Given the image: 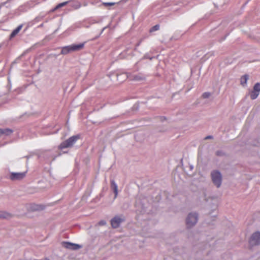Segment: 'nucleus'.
Wrapping results in <instances>:
<instances>
[{
	"label": "nucleus",
	"mask_w": 260,
	"mask_h": 260,
	"mask_svg": "<svg viewBox=\"0 0 260 260\" xmlns=\"http://www.w3.org/2000/svg\"><path fill=\"white\" fill-rule=\"evenodd\" d=\"M107 27H108V26H105V27H104V28H103V29L101 30V31L100 33V34L99 35V36H98L97 37H95V39H96V38H99V36H100V35H101L103 32V31H104V30H105L106 28H107Z\"/></svg>",
	"instance_id": "a878e982"
},
{
	"label": "nucleus",
	"mask_w": 260,
	"mask_h": 260,
	"mask_svg": "<svg viewBox=\"0 0 260 260\" xmlns=\"http://www.w3.org/2000/svg\"><path fill=\"white\" fill-rule=\"evenodd\" d=\"M248 78H249V76L247 74H245L241 77L240 82H241V84L243 86H245L246 85L247 81Z\"/></svg>",
	"instance_id": "2eb2a0df"
},
{
	"label": "nucleus",
	"mask_w": 260,
	"mask_h": 260,
	"mask_svg": "<svg viewBox=\"0 0 260 260\" xmlns=\"http://www.w3.org/2000/svg\"><path fill=\"white\" fill-rule=\"evenodd\" d=\"M177 10H178V9H174V11H176Z\"/></svg>",
	"instance_id": "473e14b6"
},
{
	"label": "nucleus",
	"mask_w": 260,
	"mask_h": 260,
	"mask_svg": "<svg viewBox=\"0 0 260 260\" xmlns=\"http://www.w3.org/2000/svg\"><path fill=\"white\" fill-rule=\"evenodd\" d=\"M12 215L11 213L4 211H0V219H8L12 217Z\"/></svg>",
	"instance_id": "ddd939ff"
},
{
	"label": "nucleus",
	"mask_w": 260,
	"mask_h": 260,
	"mask_svg": "<svg viewBox=\"0 0 260 260\" xmlns=\"http://www.w3.org/2000/svg\"><path fill=\"white\" fill-rule=\"evenodd\" d=\"M153 58L154 57H150L147 54H146L143 57L144 59H149L150 60H152Z\"/></svg>",
	"instance_id": "393cba45"
},
{
	"label": "nucleus",
	"mask_w": 260,
	"mask_h": 260,
	"mask_svg": "<svg viewBox=\"0 0 260 260\" xmlns=\"http://www.w3.org/2000/svg\"><path fill=\"white\" fill-rule=\"evenodd\" d=\"M166 119V118L165 117H161V120L164 121Z\"/></svg>",
	"instance_id": "c85d7f7f"
},
{
	"label": "nucleus",
	"mask_w": 260,
	"mask_h": 260,
	"mask_svg": "<svg viewBox=\"0 0 260 260\" xmlns=\"http://www.w3.org/2000/svg\"><path fill=\"white\" fill-rule=\"evenodd\" d=\"M1 136L5 135V136H9L13 132V131L10 128H1Z\"/></svg>",
	"instance_id": "4468645a"
},
{
	"label": "nucleus",
	"mask_w": 260,
	"mask_h": 260,
	"mask_svg": "<svg viewBox=\"0 0 260 260\" xmlns=\"http://www.w3.org/2000/svg\"><path fill=\"white\" fill-rule=\"evenodd\" d=\"M253 90L258 92V93L260 91V83H256L255 84V85L253 86Z\"/></svg>",
	"instance_id": "6ab92c4d"
},
{
	"label": "nucleus",
	"mask_w": 260,
	"mask_h": 260,
	"mask_svg": "<svg viewBox=\"0 0 260 260\" xmlns=\"http://www.w3.org/2000/svg\"><path fill=\"white\" fill-rule=\"evenodd\" d=\"M124 221V219L121 218L118 216H116L111 219V224L113 228L116 229L118 228L120 226L121 223Z\"/></svg>",
	"instance_id": "6e6552de"
},
{
	"label": "nucleus",
	"mask_w": 260,
	"mask_h": 260,
	"mask_svg": "<svg viewBox=\"0 0 260 260\" xmlns=\"http://www.w3.org/2000/svg\"><path fill=\"white\" fill-rule=\"evenodd\" d=\"M27 171H25L21 173L17 172H11L10 174L9 178L11 180H20L24 178L25 176Z\"/></svg>",
	"instance_id": "423d86ee"
},
{
	"label": "nucleus",
	"mask_w": 260,
	"mask_h": 260,
	"mask_svg": "<svg viewBox=\"0 0 260 260\" xmlns=\"http://www.w3.org/2000/svg\"><path fill=\"white\" fill-rule=\"evenodd\" d=\"M199 214L196 212H192L187 215L185 219L186 228L190 229L193 227L198 222Z\"/></svg>",
	"instance_id": "f03ea898"
},
{
	"label": "nucleus",
	"mask_w": 260,
	"mask_h": 260,
	"mask_svg": "<svg viewBox=\"0 0 260 260\" xmlns=\"http://www.w3.org/2000/svg\"><path fill=\"white\" fill-rule=\"evenodd\" d=\"M80 139V135H74L62 142L59 146L60 149L71 147Z\"/></svg>",
	"instance_id": "20e7f679"
},
{
	"label": "nucleus",
	"mask_w": 260,
	"mask_h": 260,
	"mask_svg": "<svg viewBox=\"0 0 260 260\" xmlns=\"http://www.w3.org/2000/svg\"><path fill=\"white\" fill-rule=\"evenodd\" d=\"M25 157H26V158H27V159H28V158H29V156H25Z\"/></svg>",
	"instance_id": "2f4dec72"
},
{
	"label": "nucleus",
	"mask_w": 260,
	"mask_h": 260,
	"mask_svg": "<svg viewBox=\"0 0 260 260\" xmlns=\"http://www.w3.org/2000/svg\"><path fill=\"white\" fill-rule=\"evenodd\" d=\"M188 2V0H171V4L169 5L184 6L187 5Z\"/></svg>",
	"instance_id": "9b49d317"
},
{
	"label": "nucleus",
	"mask_w": 260,
	"mask_h": 260,
	"mask_svg": "<svg viewBox=\"0 0 260 260\" xmlns=\"http://www.w3.org/2000/svg\"><path fill=\"white\" fill-rule=\"evenodd\" d=\"M211 95V93L209 92H205L203 93L202 97L204 99H207L208 98L210 95Z\"/></svg>",
	"instance_id": "5701e85b"
},
{
	"label": "nucleus",
	"mask_w": 260,
	"mask_h": 260,
	"mask_svg": "<svg viewBox=\"0 0 260 260\" xmlns=\"http://www.w3.org/2000/svg\"><path fill=\"white\" fill-rule=\"evenodd\" d=\"M212 138H213V137L212 136H208L205 137V140H207V139H212Z\"/></svg>",
	"instance_id": "cd10ccee"
},
{
	"label": "nucleus",
	"mask_w": 260,
	"mask_h": 260,
	"mask_svg": "<svg viewBox=\"0 0 260 260\" xmlns=\"http://www.w3.org/2000/svg\"><path fill=\"white\" fill-rule=\"evenodd\" d=\"M29 209L31 211H39L44 210L45 206L42 205L33 204L30 205Z\"/></svg>",
	"instance_id": "9d476101"
},
{
	"label": "nucleus",
	"mask_w": 260,
	"mask_h": 260,
	"mask_svg": "<svg viewBox=\"0 0 260 260\" xmlns=\"http://www.w3.org/2000/svg\"><path fill=\"white\" fill-rule=\"evenodd\" d=\"M106 224V221L104 220H101L98 223V225L100 226L105 225Z\"/></svg>",
	"instance_id": "b1692460"
},
{
	"label": "nucleus",
	"mask_w": 260,
	"mask_h": 260,
	"mask_svg": "<svg viewBox=\"0 0 260 260\" xmlns=\"http://www.w3.org/2000/svg\"><path fill=\"white\" fill-rule=\"evenodd\" d=\"M216 155L218 156H223L225 155V153L222 150H218L216 152Z\"/></svg>",
	"instance_id": "4be33fe9"
},
{
	"label": "nucleus",
	"mask_w": 260,
	"mask_h": 260,
	"mask_svg": "<svg viewBox=\"0 0 260 260\" xmlns=\"http://www.w3.org/2000/svg\"><path fill=\"white\" fill-rule=\"evenodd\" d=\"M85 42L79 44H72L61 47V54L66 55L70 52L77 51L81 50L84 47Z\"/></svg>",
	"instance_id": "f257e3e1"
},
{
	"label": "nucleus",
	"mask_w": 260,
	"mask_h": 260,
	"mask_svg": "<svg viewBox=\"0 0 260 260\" xmlns=\"http://www.w3.org/2000/svg\"><path fill=\"white\" fill-rule=\"evenodd\" d=\"M259 95V93L253 89L250 93V98L251 100H254L257 98Z\"/></svg>",
	"instance_id": "f3484780"
},
{
	"label": "nucleus",
	"mask_w": 260,
	"mask_h": 260,
	"mask_svg": "<svg viewBox=\"0 0 260 260\" xmlns=\"http://www.w3.org/2000/svg\"><path fill=\"white\" fill-rule=\"evenodd\" d=\"M18 10L20 11H21V12H24L25 11L24 10V7L23 6H20L19 8H18Z\"/></svg>",
	"instance_id": "bb28decb"
},
{
	"label": "nucleus",
	"mask_w": 260,
	"mask_h": 260,
	"mask_svg": "<svg viewBox=\"0 0 260 260\" xmlns=\"http://www.w3.org/2000/svg\"><path fill=\"white\" fill-rule=\"evenodd\" d=\"M43 23H42V24H41L39 26V27H43Z\"/></svg>",
	"instance_id": "7c9ffc66"
},
{
	"label": "nucleus",
	"mask_w": 260,
	"mask_h": 260,
	"mask_svg": "<svg viewBox=\"0 0 260 260\" xmlns=\"http://www.w3.org/2000/svg\"><path fill=\"white\" fill-rule=\"evenodd\" d=\"M159 29V24H156V25L153 26V27H152L150 29L149 32H154L155 31L158 30Z\"/></svg>",
	"instance_id": "a211bd4d"
},
{
	"label": "nucleus",
	"mask_w": 260,
	"mask_h": 260,
	"mask_svg": "<svg viewBox=\"0 0 260 260\" xmlns=\"http://www.w3.org/2000/svg\"><path fill=\"white\" fill-rule=\"evenodd\" d=\"M249 243L251 246L259 245L260 244V232H256L253 233L251 236Z\"/></svg>",
	"instance_id": "0eeeda50"
},
{
	"label": "nucleus",
	"mask_w": 260,
	"mask_h": 260,
	"mask_svg": "<svg viewBox=\"0 0 260 260\" xmlns=\"http://www.w3.org/2000/svg\"><path fill=\"white\" fill-rule=\"evenodd\" d=\"M63 246L68 249L72 250H78L82 247V245L72 243L69 242H64L63 243Z\"/></svg>",
	"instance_id": "1a4fd4ad"
},
{
	"label": "nucleus",
	"mask_w": 260,
	"mask_h": 260,
	"mask_svg": "<svg viewBox=\"0 0 260 260\" xmlns=\"http://www.w3.org/2000/svg\"><path fill=\"white\" fill-rule=\"evenodd\" d=\"M115 4H116V3H113V2H108V3L105 2V3H103L102 4L105 7H107L109 6H114Z\"/></svg>",
	"instance_id": "412c9836"
},
{
	"label": "nucleus",
	"mask_w": 260,
	"mask_h": 260,
	"mask_svg": "<svg viewBox=\"0 0 260 260\" xmlns=\"http://www.w3.org/2000/svg\"><path fill=\"white\" fill-rule=\"evenodd\" d=\"M111 187L113 189L114 193V199H115L117 198L118 194V187L116 182L113 179L111 180Z\"/></svg>",
	"instance_id": "f8f14e48"
},
{
	"label": "nucleus",
	"mask_w": 260,
	"mask_h": 260,
	"mask_svg": "<svg viewBox=\"0 0 260 260\" xmlns=\"http://www.w3.org/2000/svg\"><path fill=\"white\" fill-rule=\"evenodd\" d=\"M211 177L213 183L217 188L220 187L222 180V176L219 171L215 170L211 172Z\"/></svg>",
	"instance_id": "7ed1b4c3"
},
{
	"label": "nucleus",
	"mask_w": 260,
	"mask_h": 260,
	"mask_svg": "<svg viewBox=\"0 0 260 260\" xmlns=\"http://www.w3.org/2000/svg\"><path fill=\"white\" fill-rule=\"evenodd\" d=\"M68 3V2H65L58 4L56 7L54 8V10L58 9L64 6H66Z\"/></svg>",
	"instance_id": "aec40b11"
},
{
	"label": "nucleus",
	"mask_w": 260,
	"mask_h": 260,
	"mask_svg": "<svg viewBox=\"0 0 260 260\" xmlns=\"http://www.w3.org/2000/svg\"><path fill=\"white\" fill-rule=\"evenodd\" d=\"M125 76L126 78H128L131 81L137 82L145 80L146 79V76L142 73L133 75L130 73H126Z\"/></svg>",
	"instance_id": "39448f33"
},
{
	"label": "nucleus",
	"mask_w": 260,
	"mask_h": 260,
	"mask_svg": "<svg viewBox=\"0 0 260 260\" xmlns=\"http://www.w3.org/2000/svg\"><path fill=\"white\" fill-rule=\"evenodd\" d=\"M22 27V25H19L17 28L13 30L12 33L10 35V38H12L14 37L21 30Z\"/></svg>",
	"instance_id": "dca6fc26"
},
{
	"label": "nucleus",
	"mask_w": 260,
	"mask_h": 260,
	"mask_svg": "<svg viewBox=\"0 0 260 260\" xmlns=\"http://www.w3.org/2000/svg\"><path fill=\"white\" fill-rule=\"evenodd\" d=\"M81 7V5L80 4H79L76 8V9H78L80 7Z\"/></svg>",
	"instance_id": "c756f323"
}]
</instances>
